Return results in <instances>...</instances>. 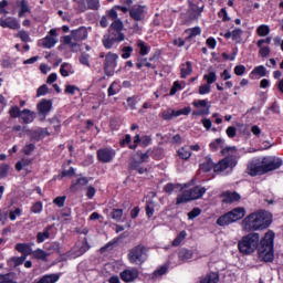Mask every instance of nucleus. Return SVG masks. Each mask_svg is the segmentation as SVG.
<instances>
[{
    "label": "nucleus",
    "instance_id": "nucleus-13",
    "mask_svg": "<svg viewBox=\"0 0 283 283\" xmlns=\"http://www.w3.org/2000/svg\"><path fill=\"white\" fill-rule=\"evenodd\" d=\"M36 109L41 120H45V118H48V114L52 112V99H41L36 105Z\"/></svg>",
    "mask_w": 283,
    "mask_h": 283
},
{
    "label": "nucleus",
    "instance_id": "nucleus-44",
    "mask_svg": "<svg viewBox=\"0 0 283 283\" xmlns=\"http://www.w3.org/2000/svg\"><path fill=\"white\" fill-rule=\"evenodd\" d=\"M271 32V29L266 24H261L256 29V34L259 36H268V34Z\"/></svg>",
    "mask_w": 283,
    "mask_h": 283
},
{
    "label": "nucleus",
    "instance_id": "nucleus-50",
    "mask_svg": "<svg viewBox=\"0 0 283 283\" xmlns=\"http://www.w3.org/2000/svg\"><path fill=\"white\" fill-rule=\"evenodd\" d=\"M134 52V46H123L122 48V59H129Z\"/></svg>",
    "mask_w": 283,
    "mask_h": 283
},
{
    "label": "nucleus",
    "instance_id": "nucleus-5",
    "mask_svg": "<svg viewBox=\"0 0 283 283\" xmlns=\"http://www.w3.org/2000/svg\"><path fill=\"white\" fill-rule=\"evenodd\" d=\"M146 250L147 249L143 244H138L130 249L128 252V261L130 264H144Z\"/></svg>",
    "mask_w": 283,
    "mask_h": 283
},
{
    "label": "nucleus",
    "instance_id": "nucleus-52",
    "mask_svg": "<svg viewBox=\"0 0 283 283\" xmlns=\"http://www.w3.org/2000/svg\"><path fill=\"white\" fill-rule=\"evenodd\" d=\"M46 94H50V88L48 87V84H43L36 90L38 98L41 96H46Z\"/></svg>",
    "mask_w": 283,
    "mask_h": 283
},
{
    "label": "nucleus",
    "instance_id": "nucleus-55",
    "mask_svg": "<svg viewBox=\"0 0 283 283\" xmlns=\"http://www.w3.org/2000/svg\"><path fill=\"white\" fill-rule=\"evenodd\" d=\"M65 200H67L66 196H59L53 200V205H56L61 209L65 207Z\"/></svg>",
    "mask_w": 283,
    "mask_h": 283
},
{
    "label": "nucleus",
    "instance_id": "nucleus-14",
    "mask_svg": "<svg viewBox=\"0 0 283 283\" xmlns=\"http://www.w3.org/2000/svg\"><path fill=\"white\" fill-rule=\"evenodd\" d=\"M210 151H218L221 149V156H227L229 151H238V148L228 146L224 148V140L222 138H217L214 142L209 144Z\"/></svg>",
    "mask_w": 283,
    "mask_h": 283
},
{
    "label": "nucleus",
    "instance_id": "nucleus-9",
    "mask_svg": "<svg viewBox=\"0 0 283 283\" xmlns=\"http://www.w3.org/2000/svg\"><path fill=\"white\" fill-rule=\"evenodd\" d=\"M98 163L107 164L112 163L116 158V150L113 148H99L96 151Z\"/></svg>",
    "mask_w": 283,
    "mask_h": 283
},
{
    "label": "nucleus",
    "instance_id": "nucleus-1",
    "mask_svg": "<svg viewBox=\"0 0 283 283\" xmlns=\"http://www.w3.org/2000/svg\"><path fill=\"white\" fill-rule=\"evenodd\" d=\"M275 242V232L269 230L263 239L260 242V233L250 232L249 234L242 237V239L238 242L239 252L242 255H252L254 251H258L259 248V260L261 262H273L275 260V250L273 244Z\"/></svg>",
    "mask_w": 283,
    "mask_h": 283
},
{
    "label": "nucleus",
    "instance_id": "nucleus-23",
    "mask_svg": "<svg viewBox=\"0 0 283 283\" xmlns=\"http://www.w3.org/2000/svg\"><path fill=\"white\" fill-rule=\"evenodd\" d=\"M199 168L203 174H209L211 169H216V163H213V159L210 156H206L203 163L199 165Z\"/></svg>",
    "mask_w": 283,
    "mask_h": 283
},
{
    "label": "nucleus",
    "instance_id": "nucleus-25",
    "mask_svg": "<svg viewBox=\"0 0 283 283\" xmlns=\"http://www.w3.org/2000/svg\"><path fill=\"white\" fill-rule=\"evenodd\" d=\"M193 73V65L191 61H187L180 65V78H187V76H191Z\"/></svg>",
    "mask_w": 283,
    "mask_h": 283
},
{
    "label": "nucleus",
    "instance_id": "nucleus-54",
    "mask_svg": "<svg viewBox=\"0 0 283 283\" xmlns=\"http://www.w3.org/2000/svg\"><path fill=\"white\" fill-rule=\"evenodd\" d=\"M76 92H81V88H78L77 86H74L72 84H69L65 86L64 94H71V96H74V94H76Z\"/></svg>",
    "mask_w": 283,
    "mask_h": 283
},
{
    "label": "nucleus",
    "instance_id": "nucleus-20",
    "mask_svg": "<svg viewBox=\"0 0 283 283\" xmlns=\"http://www.w3.org/2000/svg\"><path fill=\"white\" fill-rule=\"evenodd\" d=\"M123 28H125V25L123 24V21L118 19V20H113L108 30L111 34H115V36H120V34H125L123 33Z\"/></svg>",
    "mask_w": 283,
    "mask_h": 283
},
{
    "label": "nucleus",
    "instance_id": "nucleus-37",
    "mask_svg": "<svg viewBox=\"0 0 283 283\" xmlns=\"http://www.w3.org/2000/svg\"><path fill=\"white\" fill-rule=\"evenodd\" d=\"M203 81H206V84L213 85L216 81H218V75L216 74V71H210L209 73L203 75Z\"/></svg>",
    "mask_w": 283,
    "mask_h": 283
},
{
    "label": "nucleus",
    "instance_id": "nucleus-27",
    "mask_svg": "<svg viewBox=\"0 0 283 283\" xmlns=\"http://www.w3.org/2000/svg\"><path fill=\"white\" fill-rule=\"evenodd\" d=\"M177 156L180 158V160H189V158L192 156V153L189 146H182L177 150Z\"/></svg>",
    "mask_w": 283,
    "mask_h": 283
},
{
    "label": "nucleus",
    "instance_id": "nucleus-62",
    "mask_svg": "<svg viewBox=\"0 0 283 283\" xmlns=\"http://www.w3.org/2000/svg\"><path fill=\"white\" fill-rule=\"evenodd\" d=\"M168 270L169 268L167 265H163L153 273V279L158 277L160 275H165V273H167Z\"/></svg>",
    "mask_w": 283,
    "mask_h": 283
},
{
    "label": "nucleus",
    "instance_id": "nucleus-28",
    "mask_svg": "<svg viewBox=\"0 0 283 283\" xmlns=\"http://www.w3.org/2000/svg\"><path fill=\"white\" fill-rule=\"evenodd\" d=\"M50 231H52V226H48L44 228L42 232H38L36 242L38 244H42L44 240H50Z\"/></svg>",
    "mask_w": 283,
    "mask_h": 283
},
{
    "label": "nucleus",
    "instance_id": "nucleus-29",
    "mask_svg": "<svg viewBox=\"0 0 283 283\" xmlns=\"http://www.w3.org/2000/svg\"><path fill=\"white\" fill-rule=\"evenodd\" d=\"M178 258L181 262H187L193 258V251L187 248H184L179 251Z\"/></svg>",
    "mask_w": 283,
    "mask_h": 283
},
{
    "label": "nucleus",
    "instance_id": "nucleus-57",
    "mask_svg": "<svg viewBox=\"0 0 283 283\" xmlns=\"http://www.w3.org/2000/svg\"><path fill=\"white\" fill-rule=\"evenodd\" d=\"M218 17H219V19H221L223 21V23H227V21H231V18L229 17V13H227V8H222L218 12Z\"/></svg>",
    "mask_w": 283,
    "mask_h": 283
},
{
    "label": "nucleus",
    "instance_id": "nucleus-39",
    "mask_svg": "<svg viewBox=\"0 0 283 283\" xmlns=\"http://www.w3.org/2000/svg\"><path fill=\"white\" fill-rule=\"evenodd\" d=\"M31 255L35 260H48V252H45V250L42 249H36L35 251H32Z\"/></svg>",
    "mask_w": 283,
    "mask_h": 283
},
{
    "label": "nucleus",
    "instance_id": "nucleus-26",
    "mask_svg": "<svg viewBox=\"0 0 283 283\" xmlns=\"http://www.w3.org/2000/svg\"><path fill=\"white\" fill-rule=\"evenodd\" d=\"M34 112L30 111V108H24L20 118L24 125H30V123H34Z\"/></svg>",
    "mask_w": 283,
    "mask_h": 283
},
{
    "label": "nucleus",
    "instance_id": "nucleus-4",
    "mask_svg": "<svg viewBox=\"0 0 283 283\" xmlns=\"http://www.w3.org/2000/svg\"><path fill=\"white\" fill-rule=\"evenodd\" d=\"M247 216V209L242 207L233 208L232 210L226 212L217 219L218 227H229V224H233V222H238V220H242Z\"/></svg>",
    "mask_w": 283,
    "mask_h": 283
},
{
    "label": "nucleus",
    "instance_id": "nucleus-56",
    "mask_svg": "<svg viewBox=\"0 0 283 283\" xmlns=\"http://www.w3.org/2000/svg\"><path fill=\"white\" fill-rule=\"evenodd\" d=\"M153 203H154L153 201L146 202L145 209H146L147 218H154V213H155L156 209H154V207H151Z\"/></svg>",
    "mask_w": 283,
    "mask_h": 283
},
{
    "label": "nucleus",
    "instance_id": "nucleus-45",
    "mask_svg": "<svg viewBox=\"0 0 283 283\" xmlns=\"http://www.w3.org/2000/svg\"><path fill=\"white\" fill-rule=\"evenodd\" d=\"M255 74H258L259 76H266V67H264V65H259L254 67L250 73V76H253Z\"/></svg>",
    "mask_w": 283,
    "mask_h": 283
},
{
    "label": "nucleus",
    "instance_id": "nucleus-34",
    "mask_svg": "<svg viewBox=\"0 0 283 283\" xmlns=\"http://www.w3.org/2000/svg\"><path fill=\"white\" fill-rule=\"evenodd\" d=\"M19 13L18 17L21 19L25 17L27 12H30V6L28 4V0H21L19 3Z\"/></svg>",
    "mask_w": 283,
    "mask_h": 283
},
{
    "label": "nucleus",
    "instance_id": "nucleus-60",
    "mask_svg": "<svg viewBox=\"0 0 283 283\" xmlns=\"http://www.w3.org/2000/svg\"><path fill=\"white\" fill-rule=\"evenodd\" d=\"M200 213H202V209L193 208L190 212H188V219L196 220V218H198V216H200Z\"/></svg>",
    "mask_w": 283,
    "mask_h": 283
},
{
    "label": "nucleus",
    "instance_id": "nucleus-32",
    "mask_svg": "<svg viewBox=\"0 0 283 283\" xmlns=\"http://www.w3.org/2000/svg\"><path fill=\"white\" fill-rule=\"evenodd\" d=\"M48 122L50 125H52L54 134H61V119H59V116L54 115L53 117L49 118Z\"/></svg>",
    "mask_w": 283,
    "mask_h": 283
},
{
    "label": "nucleus",
    "instance_id": "nucleus-35",
    "mask_svg": "<svg viewBox=\"0 0 283 283\" xmlns=\"http://www.w3.org/2000/svg\"><path fill=\"white\" fill-rule=\"evenodd\" d=\"M189 33V35L186 38V41H191L193 36H200L202 34V29L200 27H195L192 29H187L186 34Z\"/></svg>",
    "mask_w": 283,
    "mask_h": 283
},
{
    "label": "nucleus",
    "instance_id": "nucleus-51",
    "mask_svg": "<svg viewBox=\"0 0 283 283\" xmlns=\"http://www.w3.org/2000/svg\"><path fill=\"white\" fill-rule=\"evenodd\" d=\"M34 149H36V145H34V144H27L22 148V154H24V156H32V153L34 151Z\"/></svg>",
    "mask_w": 283,
    "mask_h": 283
},
{
    "label": "nucleus",
    "instance_id": "nucleus-61",
    "mask_svg": "<svg viewBox=\"0 0 283 283\" xmlns=\"http://www.w3.org/2000/svg\"><path fill=\"white\" fill-rule=\"evenodd\" d=\"M23 210H21V208H17L15 210H11L9 212V220H11V222H14V220H17V218L19 216H21Z\"/></svg>",
    "mask_w": 283,
    "mask_h": 283
},
{
    "label": "nucleus",
    "instance_id": "nucleus-48",
    "mask_svg": "<svg viewBox=\"0 0 283 283\" xmlns=\"http://www.w3.org/2000/svg\"><path fill=\"white\" fill-rule=\"evenodd\" d=\"M112 219L115 220L116 222H120V220H123V209H116L114 208L112 210Z\"/></svg>",
    "mask_w": 283,
    "mask_h": 283
},
{
    "label": "nucleus",
    "instance_id": "nucleus-36",
    "mask_svg": "<svg viewBox=\"0 0 283 283\" xmlns=\"http://www.w3.org/2000/svg\"><path fill=\"white\" fill-rule=\"evenodd\" d=\"M56 40L50 35H46L44 39H42V48H46V50H50L56 45Z\"/></svg>",
    "mask_w": 283,
    "mask_h": 283
},
{
    "label": "nucleus",
    "instance_id": "nucleus-19",
    "mask_svg": "<svg viewBox=\"0 0 283 283\" xmlns=\"http://www.w3.org/2000/svg\"><path fill=\"white\" fill-rule=\"evenodd\" d=\"M73 41L81 42L87 39V28L80 27L78 29L71 31Z\"/></svg>",
    "mask_w": 283,
    "mask_h": 283
},
{
    "label": "nucleus",
    "instance_id": "nucleus-6",
    "mask_svg": "<svg viewBox=\"0 0 283 283\" xmlns=\"http://www.w3.org/2000/svg\"><path fill=\"white\" fill-rule=\"evenodd\" d=\"M116 67H118V54L112 52L106 53L104 60V74L107 76H114Z\"/></svg>",
    "mask_w": 283,
    "mask_h": 283
},
{
    "label": "nucleus",
    "instance_id": "nucleus-8",
    "mask_svg": "<svg viewBox=\"0 0 283 283\" xmlns=\"http://www.w3.org/2000/svg\"><path fill=\"white\" fill-rule=\"evenodd\" d=\"M238 165V159L233 156H227L214 164V174H222V171H227V169H233Z\"/></svg>",
    "mask_w": 283,
    "mask_h": 283
},
{
    "label": "nucleus",
    "instance_id": "nucleus-59",
    "mask_svg": "<svg viewBox=\"0 0 283 283\" xmlns=\"http://www.w3.org/2000/svg\"><path fill=\"white\" fill-rule=\"evenodd\" d=\"M86 3L87 10H97L101 7L98 0H86Z\"/></svg>",
    "mask_w": 283,
    "mask_h": 283
},
{
    "label": "nucleus",
    "instance_id": "nucleus-24",
    "mask_svg": "<svg viewBox=\"0 0 283 283\" xmlns=\"http://www.w3.org/2000/svg\"><path fill=\"white\" fill-rule=\"evenodd\" d=\"M46 136H52V133L48 130V128H39L31 132V139L32 140H43Z\"/></svg>",
    "mask_w": 283,
    "mask_h": 283
},
{
    "label": "nucleus",
    "instance_id": "nucleus-53",
    "mask_svg": "<svg viewBox=\"0 0 283 283\" xmlns=\"http://www.w3.org/2000/svg\"><path fill=\"white\" fill-rule=\"evenodd\" d=\"M270 112H273V114H280V106L277 105V102H273L272 105L264 111V115L269 116Z\"/></svg>",
    "mask_w": 283,
    "mask_h": 283
},
{
    "label": "nucleus",
    "instance_id": "nucleus-42",
    "mask_svg": "<svg viewBox=\"0 0 283 283\" xmlns=\"http://www.w3.org/2000/svg\"><path fill=\"white\" fill-rule=\"evenodd\" d=\"M186 202H191V198L189 197V192H184L182 195H178L176 199V205H185Z\"/></svg>",
    "mask_w": 283,
    "mask_h": 283
},
{
    "label": "nucleus",
    "instance_id": "nucleus-40",
    "mask_svg": "<svg viewBox=\"0 0 283 283\" xmlns=\"http://www.w3.org/2000/svg\"><path fill=\"white\" fill-rule=\"evenodd\" d=\"M77 12H87V0H73Z\"/></svg>",
    "mask_w": 283,
    "mask_h": 283
},
{
    "label": "nucleus",
    "instance_id": "nucleus-18",
    "mask_svg": "<svg viewBox=\"0 0 283 283\" xmlns=\"http://www.w3.org/2000/svg\"><path fill=\"white\" fill-rule=\"evenodd\" d=\"M188 192L190 200H200L205 193H207V188L195 186Z\"/></svg>",
    "mask_w": 283,
    "mask_h": 283
},
{
    "label": "nucleus",
    "instance_id": "nucleus-58",
    "mask_svg": "<svg viewBox=\"0 0 283 283\" xmlns=\"http://www.w3.org/2000/svg\"><path fill=\"white\" fill-rule=\"evenodd\" d=\"M198 93H199L201 96H205V94H211V85H209V84H207V83L200 85Z\"/></svg>",
    "mask_w": 283,
    "mask_h": 283
},
{
    "label": "nucleus",
    "instance_id": "nucleus-63",
    "mask_svg": "<svg viewBox=\"0 0 283 283\" xmlns=\"http://www.w3.org/2000/svg\"><path fill=\"white\" fill-rule=\"evenodd\" d=\"M240 39H242V29H234L232 31V41L240 43Z\"/></svg>",
    "mask_w": 283,
    "mask_h": 283
},
{
    "label": "nucleus",
    "instance_id": "nucleus-7",
    "mask_svg": "<svg viewBox=\"0 0 283 283\" xmlns=\"http://www.w3.org/2000/svg\"><path fill=\"white\" fill-rule=\"evenodd\" d=\"M191 114V106H186L181 109H171L168 108L160 113V117L163 120H172L174 118H178V116H189Z\"/></svg>",
    "mask_w": 283,
    "mask_h": 283
},
{
    "label": "nucleus",
    "instance_id": "nucleus-64",
    "mask_svg": "<svg viewBox=\"0 0 283 283\" xmlns=\"http://www.w3.org/2000/svg\"><path fill=\"white\" fill-rule=\"evenodd\" d=\"M32 213H41L43 211V202L38 201L31 207Z\"/></svg>",
    "mask_w": 283,
    "mask_h": 283
},
{
    "label": "nucleus",
    "instance_id": "nucleus-16",
    "mask_svg": "<svg viewBox=\"0 0 283 283\" xmlns=\"http://www.w3.org/2000/svg\"><path fill=\"white\" fill-rule=\"evenodd\" d=\"M223 205H233V202H240L242 196L237 191L227 190L221 193Z\"/></svg>",
    "mask_w": 283,
    "mask_h": 283
},
{
    "label": "nucleus",
    "instance_id": "nucleus-41",
    "mask_svg": "<svg viewBox=\"0 0 283 283\" xmlns=\"http://www.w3.org/2000/svg\"><path fill=\"white\" fill-rule=\"evenodd\" d=\"M185 238H187V231L182 230L174 239L172 247H180V244H182V240H185Z\"/></svg>",
    "mask_w": 283,
    "mask_h": 283
},
{
    "label": "nucleus",
    "instance_id": "nucleus-38",
    "mask_svg": "<svg viewBox=\"0 0 283 283\" xmlns=\"http://www.w3.org/2000/svg\"><path fill=\"white\" fill-rule=\"evenodd\" d=\"M118 92H120V84L115 81L108 86L107 94L108 96H116Z\"/></svg>",
    "mask_w": 283,
    "mask_h": 283
},
{
    "label": "nucleus",
    "instance_id": "nucleus-11",
    "mask_svg": "<svg viewBox=\"0 0 283 283\" xmlns=\"http://www.w3.org/2000/svg\"><path fill=\"white\" fill-rule=\"evenodd\" d=\"M122 282L134 283L138 277H140V271L138 268H128L119 273Z\"/></svg>",
    "mask_w": 283,
    "mask_h": 283
},
{
    "label": "nucleus",
    "instance_id": "nucleus-17",
    "mask_svg": "<svg viewBox=\"0 0 283 283\" xmlns=\"http://www.w3.org/2000/svg\"><path fill=\"white\" fill-rule=\"evenodd\" d=\"M0 28H9V30H21V24L19 21H17V18H0Z\"/></svg>",
    "mask_w": 283,
    "mask_h": 283
},
{
    "label": "nucleus",
    "instance_id": "nucleus-49",
    "mask_svg": "<svg viewBox=\"0 0 283 283\" xmlns=\"http://www.w3.org/2000/svg\"><path fill=\"white\" fill-rule=\"evenodd\" d=\"M17 36H18V39H21V41L23 43H30V41H31L30 33H28V31H25V30L19 31Z\"/></svg>",
    "mask_w": 283,
    "mask_h": 283
},
{
    "label": "nucleus",
    "instance_id": "nucleus-31",
    "mask_svg": "<svg viewBox=\"0 0 283 283\" xmlns=\"http://www.w3.org/2000/svg\"><path fill=\"white\" fill-rule=\"evenodd\" d=\"M129 169L132 171H136V172H138L140 175L147 174V168L143 167V164L140 161H138V160H135V161L130 163Z\"/></svg>",
    "mask_w": 283,
    "mask_h": 283
},
{
    "label": "nucleus",
    "instance_id": "nucleus-3",
    "mask_svg": "<svg viewBox=\"0 0 283 283\" xmlns=\"http://www.w3.org/2000/svg\"><path fill=\"white\" fill-rule=\"evenodd\" d=\"M273 224V214L266 210H256L248 214L241 222L243 231H266Z\"/></svg>",
    "mask_w": 283,
    "mask_h": 283
},
{
    "label": "nucleus",
    "instance_id": "nucleus-10",
    "mask_svg": "<svg viewBox=\"0 0 283 283\" xmlns=\"http://www.w3.org/2000/svg\"><path fill=\"white\" fill-rule=\"evenodd\" d=\"M147 14V6L135 4L129 9V17L133 21H145V17Z\"/></svg>",
    "mask_w": 283,
    "mask_h": 283
},
{
    "label": "nucleus",
    "instance_id": "nucleus-2",
    "mask_svg": "<svg viewBox=\"0 0 283 283\" xmlns=\"http://www.w3.org/2000/svg\"><path fill=\"white\" fill-rule=\"evenodd\" d=\"M282 165L283 160L277 156L254 157L248 161L245 174L251 176V178L266 176V174H271V171H277Z\"/></svg>",
    "mask_w": 283,
    "mask_h": 283
},
{
    "label": "nucleus",
    "instance_id": "nucleus-47",
    "mask_svg": "<svg viewBox=\"0 0 283 283\" xmlns=\"http://www.w3.org/2000/svg\"><path fill=\"white\" fill-rule=\"evenodd\" d=\"M90 53L83 52L81 53L78 61L81 63V65H85L86 67H91L90 65Z\"/></svg>",
    "mask_w": 283,
    "mask_h": 283
},
{
    "label": "nucleus",
    "instance_id": "nucleus-22",
    "mask_svg": "<svg viewBox=\"0 0 283 283\" xmlns=\"http://www.w3.org/2000/svg\"><path fill=\"white\" fill-rule=\"evenodd\" d=\"M14 249L18 251V253H21L23 258H28V255H32L31 243H17Z\"/></svg>",
    "mask_w": 283,
    "mask_h": 283
},
{
    "label": "nucleus",
    "instance_id": "nucleus-33",
    "mask_svg": "<svg viewBox=\"0 0 283 283\" xmlns=\"http://www.w3.org/2000/svg\"><path fill=\"white\" fill-rule=\"evenodd\" d=\"M137 48H139V55L140 56H147V54H149L151 48H149L145 41L143 40H138L137 41Z\"/></svg>",
    "mask_w": 283,
    "mask_h": 283
},
{
    "label": "nucleus",
    "instance_id": "nucleus-30",
    "mask_svg": "<svg viewBox=\"0 0 283 283\" xmlns=\"http://www.w3.org/2000/svg\"><path fill=\"white\" fill-rule=\"evenodd\" d=\"M33 163H34V159H33V158L24 157V158H22L21 160H19V161L15 164V169H17L18 171H22L23 168L30 167V165H32Z\"/></svg>",
    "mask_w": 283,
    "mask_h": 283
},
{
    "label": "nucleus",
    "instance_id": "nucleus-46",
    "mask_svg": "<svg viewBox=\"0 0 283 283\" xmlns=\"http://www.w3.org/2000/svg\"><path fill=\"white\" fill-rule=\"evenodd\" d=\"M9 171H10V165L0 164V180L8 178Z\"/></svg>",
    "mask_w": 283,
    "mask_h": 283
},
{
    "label": "nucleus",
    "instance_id": "nucleus-15",
    "mask_svg": "<svg viewBox=\"0 0 283 283\" xmlns=\"http://www.w3.org/2000/svg\"><path fill=\"white\" fill-rule=\"evenodd\" d=\"M125 41V34L115 35L114 33H111L108 35H104L102 39L103 46L105 50H112L114 48L115 43H120Z\"/></svg>",
    "mask_w": 283,
    "mask_h": 283
},
{
    "label": "nucleus",
    "instance_id": "nucleus-12",
    "mask_svg": "<svg viewBox=\"0 0 283 283\" xmlns=\"http://www.w3.org/2000/svg\"><path fill=\"white\" fill-rule=\"evenodd\" d=\"M202 12H205V2H202V0H198L197 2H191L190 8L188 10L189 20L196 21V19L201 17Z\"/></svg>",
    "mask_w": 283,
    "mask_h": 283
},
{
    "label": "nucleus",
    "instance_id": "nucleus-43",
    "mask_svg": "<svg viewBox=\"0 0 283 283\" xmlns=\"http://www.w3.org/2000/svg\"><path fill=\"white\" fill-rule=\"evenodd\" d=\"M22 113L23 111H21V108H19V106L17 105L11 106L9 109V115L11 116V118H21Z\"/></svg>",
    "mask_w": 283,
    "mask_h": 283
},
{
    "label": "nucleus",
    "instance_id": "nucleus-21",
    "mask_svg": "<svg viewBox=\"0 0 283 283\" xmlns=\"http://www.w3.org/2000/svg\"><path fill=\"white\" fill-rule=\"evenodd\" d=\"M87 185H90V179L87 177H80L72 181L70 191H78L81 187H87Z\"/></svg>",
    "mask_w": 283,
    "mask_h": 283
}]
</instances>
